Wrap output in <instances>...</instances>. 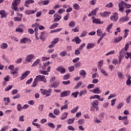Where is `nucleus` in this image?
Masks as SVG:
<instances>
[{"label":"nucleus","mask_w":131,"mask_h":131,"mask_svg":"<svg viewBox=\"0 0 131 131\" xmlns=\"http://www.w3.org/2000/svg\"><path fill=\"white\" fill-rule=\"evenodd\" d=\"M91 105L90 111H93V112H95L96 111H99V101L98 100H95L91 103Z\"/></svg>","instance_id":"obj_1"},{"label":"nucleus","mask_w":131,"mask_h":131,"mask_svg":"<svg viewBox=\"0 0 131 131\" xmlns=\"http://www.w3.org/2000/svg\"><path fill=\"white\" fill-rule=\"evenodd\" d=\"M20 3H21V0H14L11 4L12 10H14L15 12H19L18 5H19Z\"/></svg>","instance_id":"obj_2"},{"label":"nucleus","mask_w":131,"mask_h":131,"mask_svg":"<svg viewBox=\"0 0 131 131\" xmlns=\"http://www.w3.org/2000/svg\"><path fill=\"white\" fill-rule=\"evenodd\" d=\"M41 94L43 95V96L46 95V97H50L51 96V94H52V89H49L47 90V89H40Z\"/></svg>","instance_id":"obj_3"},{"label":"nucleus","mask_w":131,"mask_h":131,"mask_svg":"<svg viewBox=\"0 0 131 131\" xmlns=\"http://www.w3.org/2000/svg\"><path fill=\"white\" fill-rule=\"evenodd\" d=\"M35 79L37 81H43V82H47L46 76H45L44 75H39L38 76H37L36 77Z\"/></svg>","instance_id":"obj_4"},{"label":"nucleus","mask_w":131,"mask_h":131,"mask_svg":"<svg viewBox=\"0 0 131 131\" xmlns=\"http://www.w3.org/2000/svg\"><path fill=\"white\" fill-rule=\"evenodd\" d=\"M119 18V17H118V13L115 12L113 13V15L110 17V20H111V21H113V22H116L117 20H118Z\"/></svg>","instance_id":"obj_5"},{"label":"nucleus","mask_w":131,"mask_h":131,"mask_svg":"<svg viewBox=\"0 0 131 131\" xmlns=\"http://www.w3.org/2000/svg\"><path fill=\"white\" fill-rule=\"evenodd\" d=\"M119 11L121 13L124 12V2L122 1L118 3Z\"/></svg>","instance_id":"obj_6"},{"label":"nucleus","mask_w":131,"mask_h":131,"mask_svg":"<svg viewBox=\"0 0 131 131\" xmlns=\"http://www.w3.org/2000/svg\"><path fill=\"white\" fill-rule=\"evenodd\" d=\"M129 17L125 15V16L121 17L119 19V22H121V23H123V22H127L129 21Z\"/></svg>","instance_id":"obj_7"},{"label":"nucleus","mask_w":131,"mask_h":131,"mask_svg":"<svg viewBox=\"0 0 131 131\" xmlns=\"http://www.w3.org/2000/svg\"><path fill=\"white\" fill-rule=\"evenodd\" d=\"M57 71L60 72L61 74H64L66 73V69L63 68V66H60L56 69Z\"/></svg>","instance_id":"obj_8"},{"label":"nucleus","mask_w":131,"mask_h":131,"mask_svg":"<svg viewBox=\"0 0 131 131\" xmlns=\"http://www.w3.org/2000/svg\"><path fill=\"white\" fill-rule=\"evenodd\" d=\"M70 94H71V92H70V91H65L60 94V97L61 98H64V97H67V96H69Z\"/></svg>","instance_id":"obj_9"},{"label":"nucleus","mask_w":131,"mask_h":131,"mask_svg":"<svg viewBox=\"0 0 131 131\" xmlns=\"http://www.w3.org/2000/svg\"><path fill=\"white\" fill-rule=\"evenodd\" d=\"M54 19V20L55 22H58V21H60V20H61V19H62V16H61V15L58 14V13H55L54 16H53Z\"/></svg>","instance_id":"obj_10"},{"label":"nucleus","mask_w":131,"mask_h":131,"mask_svg":"<svg viewBox=\"0 0 131 131\" xmlns=\"http://www.w3.org/2000/svg\"><path fill=\"white\" fill-rule=\"evenodd\" d=\"M33 58H34V55L33 54H30L26 57L25 61L28 62V63H30Z\"/></svg>","instance_id":"obj_11"},{"label":"nucleus","mask_w":131,"mask_h":131,"mask_svg":"<svg viewBox=\"0 0 131 131\" xmlns=\"http://www.w3.org/2000/svg\"><path fill=\"white\" fill-rule=\"evenodd\" d=\"M29 74H30V72L29 71H26L24 74H22L21 76L20 77V80L25 79L26 77Z\"/></svg>","instance_id":"obj_12"},{"label":"nucleus","mask_w":131,"mask_h":131,"mask_svg":"<svg viewBox=\"0 0 131 131\" xmlns=\"http://www.w3.org/2000/svg\"><path fill=\"white\" fill-rule=\"evenodd\" d=\"M100 15L101 17H108L109 15H111V12L105 11L104 12H100Z\"/></svg>","instance_id":"obj_13"},{"label":"nucleus","mask_w":131,"mask_h":131,"mask_svg":"<svg viewBox=\"0 0 131 131\" xmlns=\"http://www.w3.org/2000/svg\"><path fill=\"white\" fill-rule=\"evenodd\" d=\"M59 84H60V82L59 81H55L53 84H51V88H53V89H57V88L59 86Z\"/></svg>","instance_id":"obj_14"},{"label":"nucleus","mask_w":131,"mask_h":131,"mask_svg":"<svg viewBox=\"0 0 131 131\" xmlns=\"http://www.w3.org/2000/svg\"><path fill=\"white\" fill-rule=\"evenodd\" d=\"M124 56H125V52H124V49H122L119 52V58H121L122 59H123V58H124Z\"/></svg>","instance_id":"obj_15"},{"label":"nucleus","mask_w":131,"mask_h":131,"mask_svg":"<svg viewBox=\"0 0 131 131\" xmlns=\"http://www.w3.org/2000/svg\"><path fill=\"white\" fill-rule=\"evenodd\" d=\"M0 15H1V18H6L7 16H8V13H6V11L4 10H2L0 11Z\"/></svg>","instance_id":"obj_16"},{"label":"nucleus","mask_w":131,"mask_h":131,"mask_svg":"<svg viewBox=\"0 0 131 131\" xmlns=\"http://www.w3.org/2000/svg\"><path fill=\"white\" fill-rule=\"evenodd\" d=\"M33 3H34V0H27L25 3V6H26V8H28L29 7L28 5H30V4Z\"/></svg>","instance_id":"obj_17"},{"label":"nucleus","mask_w":131,"mask_h":131,"mask_svg":"<svg viewBox=\"0 0 131 131\" xmlns=\"http://www.w3.org/2000/svg\"><path fill=\"white\" fill-rule=\"evenodd\" d=\"M36 12H37V9H36L35 10H29L26 11V14L27 15H31L32 14H35Z\"/></svg>","instance_id":"obj_18"},{"label":"nucleus","mask_w":131,"mask_h":131,"mask_svg":"<svg viewBox=\"0 0 131 131\" xmlns=\"http://www.w3.org/2000/svg\"><path fill=\"white\" fill-rule=\"evenodd\" d=\"M93 94H101L102 91L100 90L99 87H97L96 89L92 90Z\"/></svg>","instance_id":"obj_19"},{"label":"nucleus","mask_w":131,"mask_h":131,"mask_svg":"<svg viewBox=\"0 0 131 131\" xmlns=\"http://www.w3.org/2000/svg\"><path fill=\"white\" fill-rule=\"evenodd\" d=\"M123 123L125 124V125H127L129 123V121L127 119V116L123 117Z\"/></svg>","instance_id":"obj_20"},{"label":"nucleus","mask_w":131,"mask_h":131,"mask_svg":"<svg viewBox=\"0 0 131 131\" xmlns=\"http://www.w3.org/2000/svg\"><path fill=\"white\" fill-rule=\"evenodd\" d=\"M29 40H30V39L24 37L20 40V42L21 43H27L29 41Z\"/></svg>","instance_id":"obj_21"},{"label":"nucleus","mask_w":131,"mask_h":131,"mask_svg":"<svg viewBox=\"0 0 131 131\" xmlns=\"http://www.w3.org/2000/svg\"><path fill=\"white\" fill-rule=\"evenodd\" d=\"M95 46L96 44L95 43H89L87 45L86 49L87 50H90V49H93Z\"/></svg>","instance_id":"obj_22"},{"label":"nucleus","mask_w":131,"mask_h":131,"mask_svg":"<svg viewBox=\"0 0 131 131\" xmlns=\"http://www.w3.org/2000/svg\"><path fill=\"white\" fill-rule=\"evenodd\" d=\"M122 36H119L118 37H115L114 39V43H117L119 42L120 41H121L122 40Z\"/></svg>","instance_id":"obj_23"},{"label":"nucleus","mask_w":131,"mask_h":131,"mask_svg":"<svg viewBox=\"0 0 131 131\" xmlns=\"http://www.w3.org/2000/svg\"><path fill=\"white\" fill-rule=\"evenodd\" d=\"M40 63V59H37L36 61L32 64L31 67H36L38 64Z\"/></svg>","instance_id":"obj_24"},{"label":"nucleus","mask_w":131,"mask_h":131,"mask_svg":"<svg viewBox=\"0 0 131 131\" xmlns=\"http://www.w3.org/2000/svg\"><path fill=\"white\" fill-rule=\"evenodd\" d=\"M18 70H19V68H15L14 71H12L11 72V74L12 75H15V74H17L15 77H17L18 76Z\"/></svg>","instance_id":"obj_25"},{"label":"nucleus","mask_w":131,"mask_h":131,"mask_svg":"<svg viewBox=\"0 0 131 131\" xmlns=\"http://www.w3.org/2000/svg\"><path fill=\"white\" fill-rule=\"evenodd\" d=\"M68 115V113H63L62 114V115L60 118L61 120H64V119H66L67 118V116Z\"/></svg>","instance_id":"obj_26"},{"label":"nucleus","mask_w":131,"mask_h":131,"mask_svg":"<svg viewBox=\"0 0 131 131\" xmlns=\"http://www.w3.org/2000/svg\"><path fill=\"white\" fill-rule=\"evenodd\" d=\"M69 27H71L72 28H73L75 27V22L74 21L72 20L69 23Z\"/></svg>","instance_id":"obj_27"},{"label":"nucleus","mask_w":131,"mask_h":131,"mask_svg":"<svg viewBox=\"0 0 131 131\" xmlns=\"http://www.w3.org/2000/svg\"><path fill=\"white\" fill-rule=\"evenodd\" d=\"M74 120H75V118H73L72 119H69L67 120V123L68 124H72V123L74 122Z\"/></svg>","instance_id":"obj_28"},{"label":"nucleus","mask_w":131,"mask_h":131,"mask_svg":"<svg viewBox=\"0 0 131 131\" xmlns=\"http://www.w3.org/2000/svg\"><path fill=\"white\" fill-rule=\"evenodd\" d=\"M92 22L93 23H95V24H101V20H100L98 18H94L92 20Z\"/></svg>","instance_id":"obj_29"},{"label":"nucleus","mask_w":131,"mask_h":131,"mask_svg":"<svg viewBox=\"0 0 131 131\" xmlns=\"http://www.w3.org/2000/svg\"><path fill=\"white\" fill-rule=\"evenodd\" d=\"M73 7L75 10L78 11V10H79V8H80V6H79V5L77 3H76L73 5Z\"/></svg>","instance_id":"obj_30"},{"label":"nucleus","mask_w":131,"mask_h":131,"mask_svg":"<svg viewBox=\"0 0 131 131\" xmlns=\"http://www.w3.org/2000/svg\"><path fill=\"white\" fill-rule=\"evenodd\" d=\"M58 25H59V24L54 23L51 25L50 27V29H54V28H57V27H58Z\"/></svg>","instance_id":"obj_31"},{"label":"nucleus","mask_w":131,"mask_h":131,"mask_svg":"<svg viewBox=\"0 0 131 131\" xmlns=\"http://www.w3.org/2000/svg\"><path fill=\"white\" fill-rule=\"evenodd\" d=\"M79 94V92L76 91L75 92L72 93L71 96L74 97V98H77V96Z\"/></svg>","instance_id":"obj_32"},{"label":"nucleus","mask_w":131,"mask_h":131,"mask_svg":"<svg viewBox=\"0 0 131 131\" xmlns=\"http://www.w3.org/2000/svg\"><path fill=\"white\" fill-rule=\"evenodd\" d=\"M86 93H88V91L86 90H83L81 91L80 92V93H79V96L81 97V96H82V95H85V94H86Z\"/></svg>","instance_id":"obj_33"},{"label":"nucleus","mask_w":131,"mask_h":131,"mask_svg":"<svg viewBox=\"0 0 131 131\" xmlns=\"http://www.w3.org/2000/svg\"><path fill=\"white\" fill-rule=\"evenodd\" d=\"M112 26H113V24H110L107 27L106 30L107 32H110V30L112 29Z\"/></svg>","instance_id":"obj_34"},{"label":"nucleus","mask_w":131,"mask_h":131,"mask_svg":"<svg viewBox=\"0 0 131 131\" xmlns=\"http://www.w3.org/2000/svg\"><path fill=\"white\" fill-rule=\"evenodd\" d=\"M99 11V8H97L93 10L92 12L91 13L92 14L93 16H95L97 15V12Z\"/></svg>","instance_id":"obj_35"},{"label":"nucleus","mask_w":131,"mask_h":131,"mask_svg":"<svg viewBox=\"0 0 131 131\" xmlns=\"http://www.w3.org/2000/svg\"><path fill=\"white\" fill-rule=\"evenodd\" d=\"M1 48L5 50V49L8 48V44L6 43H3L1 45Z\"/></svg>","instance_id":"obj_36"},{"label":"nucleus","mask_w":131,"mask_h":131,"mask_svg":"<svg viewBox=\"0 0 131 131\" xmlns=\"http://www.w3.org/2000/svg\"><path fill=\"white\" fill-rule=\"evenodd\" d=\"M72 31L73 32H79V27L78 26H76L74 29H72Z\"/></svg>","instance_id":"obj_37"},{"label":"nucleus","mask_w":131,"mask_h":131,"mask_svg":"<svg viewBox=\"0 0 131 131\" xmlns=\"http://www.w3.org/2000/svg\"><path fill=\"white\" fill-rule=\"evenodd\" d=\"M58 42H59V38H55L54 39V40L51 42V43H53V45L55 46L56 43H58Z\"/></svg>","instance_id":"obj_38"},{"label":"nucleus","mask_w":131,"mask_h":131,"mask_svg":"<svg viewBox=\"0 0 131 131\" xmlns=\"http://www.w3.org/2000/svg\"><path fill=\"white\" fill-rule=\"evenodd\" d=\"M124 32H125V34L124 35V38H126V37H127V35H128V32H129V30L125 29Z\"/></svg>","instance_id":"obj_39"},{"label":"nucleus","mask_w":131,"mask_h":131,"mask_svg":"<svg viewBox=\"0 0 131 131\" xmlns=\"http://www.w3.org/2000/svg\"><path fill=\"white\" fill-rule=\"evenodd\" d=\"M75 39H76V43H77V45H78L79 43H80V42H81V39L79 38V37L78 36L75 37Z\"/></svg>","instance_id":"obj_40"},{"label":"nucleus","mask_w":131,"mask_h":131,"mask_svg":"<svg viewBox=\"0 0 131 131\" xmlns=\"http://www.w3.org/2000/svg\"><path fill=\"white\" fill-rule=\"evenodd\" d=\"M60 57H65L67 55V52L66 51H63L60 53L59 54Z\"/></svg>","instance_id":"obj_41"},{"label":"nucleus","mask_w":131,"mask_h":131,"mask_svg":"<svg viewBox=\"0 0 131 131\" xmlns=\"http://www.w3.org/2000/svg\"><path fill=\"white\" fill-rule=\"evenodd\" d=\"M101 70V73L104 75V76H108V73H107V72L103 70V69H100Z\"/></svg>","instance_id":"obj_42"},{"label":"nucleus","mask_w":131,"mask_h":131,"mask_svg":"<svg viewBox=\"0 0 131 131\" xmlns=\"http://www.w3.org/2000/svg\"><path fill=\"white\" fill-rule=\"evenodd\" d=\"M114 54H115V51L114 50H112L107 52L105 54V56H110V55H114Z\"/></svg>","instance_id":"obj_43"},{"label":"nucleus","mask_w":131,"mask_h":131,"mask_svg":"<svg viewBox=\"0 0 131 131\" xmlns=\"http://www.w3.org/2000/svg\"><path fill=\"white\" fill-rule=\"evenodd\" d=\"M103 34V32H102V30L101 29H98L97 31V35L98 36H101Z\"/></svg>","instance_id":"obj_44"},{"label":"nucleus","mask_w":131,"mask_h":131,"mask_svg":"<svg viewBox=\"0 0 131 131\" xmlns=\"http://www.w3.org/2000/svg\"><path fill=\"white\" fill-rule=\"evenodd\" d=\"M78 110V106H76V107L72 108L71 111V113H75L77 112V110Z\"/></svg>","instance_id":"obj_45"},{"label":"nucleus","mask_w":131,"mask_h":131,"mask_svg":"<svg viewBox=\"0 0 131 131\" xmlns=\"http://www.w3.org/2000/svg\"><path fill=\"white\" fill-rule=\"evenodd\" d=\"M79 73L81 76H84L85 74H86V73H85V71L83 70H81V71L79 72Z\"/></svg>","instance_id":"obj_46"},{"label":"nucleus","mask_w":131,"mask_h":131,"mask_svg":"<svg viewBox=\"0 0 131 131\" xmlns=\"http://www.w3.org/2000/svg\"><path fill=\"white\" fill-rule=\"evenodd\" d=\"M69 78H70V76L69 75V74L64 75L63 77V79H64V80H67V79H69Z\"/></svg>","instance_id":"obj_47"},{"label":"nucleus","mask_w":131,"mask_h":131,"mask_svg":"<svg viewBox=\"0 0 131 131\" xmlns=\"http://www.w3.org/2000/svg\"><path fill=\"white\" fill-rule=\"evenodd\" d=\"M54 114L55 115H58L60 113V110L58 108L55 109L53 111Z\"/></svg>","instance_id":"obj_48"},{"label":"nucleus","mask_w":131,"mask_h":131,"mask_svg":"<svg viewBox=\"0 0 131 131\" xmlns=\"http://www.w3.org/2000/svg\"><path fill=\"white\" fill-rule=\"evenodd\" d=\"M130 78L131 77H129L126 81V85H129V86H130V84H131V81H130Z\"/></svg>","instance_id":"obj_49"},{"label":"nucleus","mask_w":131,"mask_h":131,"mask_svg":"<svg viewBox=\"0 0 131 131\" xmlns=\"http://www.w3.org/2000/svg\"><path fill=\"white\" fill-rule=\"evenodd\" d=\"M68 70L69 72H73V71H74V66H71L69 67Z\"/></svg>","instance_id":"obj_50"},{"label":"nucleus","mask_w":131,"mask_h":131,"mask_svg":"<svg viewBox=\"0 0 131 131\" xmlns=\"http://www.w3.org/2000/svg\"><path fill=\"white\" fill-rule=\"evenodd\" d=\"M81 84H82V82L81 81H79L78 82L76 85L75 86L74 89H78V88H79V86H80V85H81Z\"/></svg>","instance_id":"obj_51"},{"label":"nucleus","mask_w":131,"mask_h":131,"mask_svg":"<svg viewBox=\"0 0 131 131\" xmlns=\"http://www.w3.org/2000/svg\"><path fill=\"white\" fill-rule=\"evenodd\" d=\"M123 105H124V104H123V102L119 103L117 106V109H121V108H122Z\"/></svg>","instance_id":"obj_52"},{"label":"nucleus","mask_w":131,"mask_h":131,"mask_svg":"<svg viewBox=\"0 0 131 131\" xmlns=\"http://www.w3.org/2000/svg\"><path fill=\"white\" fill-rule=\"evenodd\" d=\"M88 33V32H86V31H83L81 35L80 36V37H84V36H85L86 35V34Z\"/></svg>","instance_id":"obj_53"},{"label":"nucleus","mask_w":131,"mask_h":131,"mask_svg":"<svg viewBox=\"0 0 131 131\" xmlns=\"http://www.w3.org/2000/svg\"><path fill=\"white\" fill-rule=\"evenodd\" d=\"M12 88H13V86H12V85L8 86L5 89V92H9V91L12 90Z\"/></svg>","instance_id":"obj_54"},{"label":"nucleus","mask_w":131,"mask_h":131,"mask_svg":"<svg viewBox=\"0 0 131 131\" xmlns=\"http://www.w3.org/2000/svg\"><path fill=\"white\" fill-rule=\"evenodd\" d=\"M103 60H101L98 62L97 67H98V68H101V67H102L103 66Z\"/></svg>","instance_id":"obj_55"},{"label":"nucleus","mask_w":131,"mask_h":131,"mask_svg":"<svg viewBox=\"0 0 131 131\" xmlns=\"http://www.w3.org/2000/svg\"><path fill=\"white\" fill-rule=\"evenodd\" d=\"M14 21L21 22L22 21V18L17 17H14Z\"/></svg>","instance_id":"obj_56"},{"label":"nucleus","mask_w":131,"mask_h":131,"mask_svg":"<svg viewBox=\"0 0 131 131\" xmlns=\"http://www.w3.org/2000/svg\"><path fill=\"white\" fill-rule=\"evenodd\" d=\"M124 6L125 7V9H130V8H131L130 4H128L125 3H124Z\"/></svg>","instance_id":"obj_57"},{"label":"nucleus","mask_w":131,"mask_h":131,"mask_svg":"<svg viewBox=\"0 0 131 131\" xmlns=\"http://www.w3.org/2000/svg\"><path fill=\"white\" fill-rule=\"evenodd\" d=\"M15 31L16 32H20V33H23V32H24V31L23 30V29L20 28H16Z\"/></svg>","instance_id":"obj_58"},{"label":"nucleus","mask_w":131,"mask_h":131,"mask_svg":"<svg viewBox=\"0 0 131 131\" xmlns=\"http://www.w3.org/2000/svg\"><path fill=\"white\" fill-rule=\"evenodd\" d=\"M22 106H21V104H18L17 105V111H22Z\"/></svg>","instance_id":"obj_59"},{"label":"nucleus","mask_w":131,"mask_h":131,"mask_svg":"<svg viewBox=\"0 0 131 131\" xmlns=\"http://www.w3.org/2000/svg\"><path fill=\"white\" fill-rule=\"evenodd\" d=\"M106 8H112V7H113V4H112V3H110L107 4L105 5Z\"/></svg>","instance_id":"obj_60"},{"label":"nucleus","mask_w":131,"mask_h":131,"mask_svg":"<svg viewBox=\"0 0 131 131\" xmlns=\"http://www.w3.org/2000/svg\"><path fill=\"white\" fill-rule=\"evenodd\" d=\"M64 109H68V105L65 104L63 106H61L60 110L62 111Z\"/></svg>","instance_id":"obj_61"},{"label":"nucleus","mask_w":131,"mask_h":131,"mask_svg":"<svg viewBox=\"0 0 131 131\" xmlns=\"http://www.w3.org/2000/svg\"><path fill=\"white\" fill-rule=\"evenodd\" d=\"M78 124H80V125L83 124L84 123V120L83 119H80L79 121H78Z\"/></svg>","instance_id":"obj_62"},{"label":"nucleus","mask_w":131,"mask_h":131,"mask_svg":"<svg viewBox=\"0 0 131 131\" xmlns=\"http://www.w3.org/2000/svg\"><path fill=\"white\" fill-rule=\"evenodd\" d=\"M68 129L69 130H73L74 131L75 130V128H74L73 126L70 125L68 126Z\"/></svg>","instance_id":"obj_63"},{"label":"nucleus","mask_w":131,"mask_h":131,"mask_svg":"<svg viewBox=\"0 0 131 131\" xmlns=\"http://www.w3.org/2000/svg\"><path fill=\"white\" fill-rule=\"evenodd\" d=\"M48 126H49V127H51V128H55V125H54V123H49Z\"/></svg>","instance_id":"obj_64"}]
</instances>
